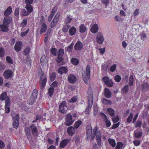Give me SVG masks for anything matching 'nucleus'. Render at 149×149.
Masks as SVG:
<instances>
[{"label":"nucleus","mask_w":149,"mask_h":149,"mask_svg":"<svg viewBox=\"0 0 149 149\" xmlns=\"http://www.w3.org/2000/svg\"><path fill=\"white\" fill-rule=\"evenodd\" d=\"M25 131L27 138L29 139H31V132L33 135L36 136L37 135L38 130L36 125L32 124L29 127H26Z\"/></svg>","instance_id":"1"},{"label":"nucleus","mask_w":149,"mask_h":149,"mask_svg":"<svg viewBox=\"0 0 149 149\" xmlns=\"http://www.w3.org/2000/svg\"><path fill=\"white\" fill-rule=\"evenodd\" d=\"M91 66L87 65L86 69V71L84 74H82V77L86 84L88 83V81L90 78Z\"/></svg>","instance_id":"2"},{"label":"nucleus","mask_w":149,"mask_h":149,"mask_svg":"<svg viewBox=\"0 0 149 149\" xmlns=\"http://www.w3.org/2000/svg\"><path fill=\"white\" fill-rule=\"evenodd\" d=\"M88 108L91 109L92 107L93 102V98L92 93L91 89H89L88 92Z\"/></svg>","instance_id":"3"},{"label":"nucleus","mask_w":149,"mask_h":149,"mask_svg":"<svg viewBox=\"0 0 149 149\" xmlns=\"http://www.w3.org/2000/svg\"><path fill=\"white\" fill-rule=\"evenodd\" d=\"M47 81V77L44 73H42L40 76V88L41 90L45 86Z\"/></svg>","instance_id":"4"},{"label":"nucleus","mask_w":149,"mask_h":149,"mask_svg":"<svg viewBox=\"0 0 149 149\" xmlns=\"http://www.w3.org/2000/svg\"><path fill=\"white\" fill-rule=\"evenodd\" d=\"M38 91L36 89L33 90L31 96L30 98L29 101V104H32L34 103L35 101L37 98Z\"/></svg>","instance_id":"5"},{"label":"nucleus","mask_w":149,"mask_h":149,"mask_svg":"<svg viewBox=\"0 0 149 149\" xmlns=\"http://www.w3.org/2000/svg\"><path fill=\"white\" fill-rule=\"evenodd\" d=\"M104 40V38L101 33L99 32L97 33L96 37V40L98 44H102Z\"/></svg>","instance_id":"6"},{"label":"nucleus","mask_w":149,"mask_h":149,"mask_svg":"<svg viewBox=\"0 0 149 149\" xmlns=\"http://www.w3.org/2000/svg\"><path fill=\"white\" fill-rule=\"evenodd\" d=\"M67 109L65 101H63L60 104L59 106V110L62 113H66Z\"/></svg>","instance_id":"7"},{"label":"nucleus","mask_w":149,"mask_h":149,"mask_svg":"<svg viewBox=\"0 0 149 149\" xmlns=\"http://www.w3.org/2000/svg\"><path fill=\"white\" fill-rule=\"evenodd\" d=\"M65 124L67 126H69L72 124L74 120L72 119V116L70 114H67L65 118Z\"/></svg>","instance_id":"8"},{"label":"nucleus","mask_w":149,"mask_h":149,"mask_svg":"<svg viewBox=\"0 0 149 149\" xmlns=\"http://www.w3.org/2000/svg\"><path fill=\"white\" fill-rule=\"evenodd\" d=\"M102 80L104 82V83L108 87H112L113 85V83L112 80L109 79L108 77L105 76L102 78Z\"/></svg>","instance_id":"9"},{"label":"nucleus","mask_w":149,"mask_h":149,"mask_svg":"<svg viewBox=\"0 0 149 149\" xmlns=\"http://www.w3.org/2000/svg\"><path fill=\"white\" fill-rule=\"evenodd\" d=\"M12 116L13 120V126L14 128L16 129L19 126L18 121L19 119V117L18 115H16L15 117H13V116L12 114Z\"/></svg>","instance_id":"10"},{"label":"nucleus","mask_w":149,"mask_h":149,"mask_svg":"<svg viewBox=\"0 0 149 149\" xmlns=\"http://www.w3.org/2000/svg\"><path fill=\"white\" fill-rule=\"evenodd\" d=\"M59 16L60 14L59 13H57L55 15L51 24L50 26L51 28H53L56 25L58 21Z\"/></svg>","instance_id":"11"},{"label":"nucleus","mask_w":149,"mask_h":149,"mask_svg":"<svg viewBox=\"0 0 149 149\" xmlns=\"http://www.w3.org/2000/svg\"><path fill=\"white\" fill-rule=\"evenodd\" d=\"M25 8L27 10V11L25 9H22L21 12V15L22 16L28 15L33 11V8H32V9H30L29 8Z\"/></svg>","instance_id":"12"},{"label":"nucleus","mask_w":149,"mask_h":149,"mask_svg":"<svg viewBox=\"0 0 149 149\" xmlns=\"http://www.w3.org/2000/svg\"><path fill=\"white\" fill-rule=\"evenodd\" d=\"M12 18L10 17H5L3 21V24L8 26L12 22Z\"/></svg>","instance_id":"13"},{"label":"nucleus","mask_w":149,"mask_h":149,"mask_svg":"<svg viewBox=\"0 0 149 149\" xmlns=\"http://www.w3.org/2000/svg\"><path fill=\"white\" fill-rule=\"evenodd\" d=\"M13 72L10 70H6L3 73V76L6 79H9L11 78L13 76Z\"/></svg>","instance_id":"14"},{"label":"nucleus","mask_w":149,"mask_h":149,"mask_svg":"<svg viewBox=\"0 0 149 149\" xmlns=\"http://www.w3.org/2000/svg\"><path fill=\"white\" fill-rule=\"evenodd\" d=\"M69 82L71 84H74L75 83L77 80L76 77L73 74L69 75L68 77Z\"/></svg>","instance_id":"15"},{"label":"nucleus","mask_w":149,"mask_h":149,"mask_svg":"<svg viewBox=\"0 0 149 149\" xmlns=\"http://www.w3.org/2000/svg\"><path fill=\"white\" fill-rule=\"evenodd\" d=\"M101 115L105 121L106 125L108 127H110L111 123L109 120L108 119L107 116L103 113H101Z\"/></svg>","instance_id":"16"},{"label":"nucleus","mask_w":149,"mask_h":149,"mask_svg":"<svg viewBox=\"0 0 149 149\" xmlns=\"http://www.w3.org/2000/svg\"><path fill=\"white\" fill-rule=\"evenodd\" d=\"M75 128L74 127L71 126L67 129V132L68 134L71 136L73 135L75 133Z\"/></svg>","instance_id":"17"},{"label":"nucleus","mask_w":149,"mask_h":149,"mask_svg":"<svg viewBox=\"0 0 149 149\" xmlns=\"http://www.w3.org/2000/svg\"><path fill=\"white\" fill-rule=\"evenodd\" d=\"M22 43L19 41L17 42L14 46V49L16 51L18 52L20 51L22 48Z\"/></svg>","instance_id":"18"},{"label":"nucleus","mask_w":149,"mask_h":149,"mask_svg":"<svg viewBox=\"0 0 149 149\" xmlns=\"http://www.w3.org/2000/svg\"><path fill=\"white\" fill-rule=\"evenodd\" d=\"M33 0H25V2L26 4L25 8H29L30 9H32L33 8L31 4L32 3Z\"/></svg>","instance_id":"19"},{"label":"nucleus","mask_w":149,"mask_h":149,"mask_svg":"<svg viewBox=\"0 0 149 149\" xmlns=\"http://www.w3.org/2000/svg\"><path fill=\"white\" fill-rule=\"evenodd\" d=\"M0 99L1 101H3L5 99V102L6 100H9V102L10 101V99L9 96L7 95V93L4 92L2 93L0 96Z\"/></svg>","instance_id":"20"},{"label":"nucleus","mask_w":149,"mask_h":149,"mask_svg":"<svg viewBox=\"0 0 149 149\" xmlns=\"http://www.w3.org/2000/svg\"><path fill=\"white\" fill-rule=\"evenodd\" d=\"M10 102H9V100H6L5 102V112L7 113H9L10 111Z\"/></svg>","instance_id":"21"},{"label":"nucleus","mask_w":149,"mask_h":149,"mask_svg":"<svg viewBox=\"0 0 149 149\" xmlns=\"http://www.w3.org/2000/svg\"><path fill=\"white\" fill-rule=\"evenodd\" d=\"M83 47V44L80 41H78L74 46V49L76 50L81 49Z\"/></svg>","instance_id":"22"},{"label":"nucleus","mask_w":149,"mask_h":149,"mask_svg":"<svg viewBox=\"0 0 149 149\" xmlns=\"http://www.w3.org/2000/svg\"><path fill=\"white\" fill-rule=\"evenodd\" d=\"M87 139L90 137L92 132V128L90 125H88L86 127Z\"/></svg>","instance_id":"23"},{"label":"nucleus","mask_w":149,"mask_h":149,"mask_svg":"<svg viewBox=\"0 0 149 149\" xmlns=\"http://www.w3.org/2000/svg\"><path fill=\"white\" fill-rule=\"evenodd\" d=\"M68 71V70L66 68L64 67H62L59 68L58 70L59 73L61 74H62L63 73H66Z\"/></svg>","instance_id":"24"},{"label":"nucleus","mask_w":149,"mask_h":149,"mask_svg":"<svg viewBox=\"0 0 149 149\" xmlns=\"http://www.w3.org/2000/svg\"><path fill=\"white\" fill-rule=\"evenodd\" d=\"M98 30V26L97 24H94L91 29V31L93 33H96Z\"/></svg>","instance_id":"25"},{"label":"nucleus","mask_w":149,"mask_h":149,"mask_svg":"<svg viewBox=\"0 0 149 149\" xmlns=\"http://www.w3.org/2000/svg\"><path fill=\"white\" fill-rule=\"evenodd\" d=\"M8 26L4 25V24H0V28L1 29L0 31L4 32H7L9 30L8 28Z\"/></svg>","instance_id":"26"},{"label":"nucleus","mask_w":149,"mask_h":149,"mask_svg":"<svg viewBox=\"0 0 149 149\" xmlns=\"http://www.w3.org/2000/svg\"><path fill=\"white\" fill-rule=\"evenodd\" d=\"M12 9L11 6H9L6 9L4 13V15L6 16L10 15L12 12Z\"/></svg>","instance_id":"27"},{"label":"nucleus","mask_w":149,"mask_h":149,"mask_svg":"<svg viewBox=\"0 0 149 149\" xmlns=\"http://www.w3.org/2000/svg\"><path fill=\"white\" fill-rule=\"evenodd\" d=\"M104 94L105 97L107 98H109L111 96V92L109 89L107 88H105Z\"/></svg>","instance_id":"28"},{"label":"nucleus","mask_w":149,"mask_h":149,"mask_svg":"<svg viewBox=\"0 0 149 149\" xmlns=\"http://www.w3.org/2000/svg\"><path fill=\"white\" fill-rule=\"evenodd\" d=\"M41 64L42 65H45L46 64V59L44 55L42 56L40 60Z\"/></svg>","instance_id":"29"},{"label":"nucleus","mask_w":149,"mask_h":149,"mask_svg":"<svg viewBox=\"0 0 149 149\" xmlns=\"http://www.w3.org/2000/svg\"><path fill=\"white\" fill-rule=\"evenodd\" d=\"M76 29L74 26L70 28L69 31L70 35V36H73L75 34L76 32Z\"/></svg>","instance_id":"30"},{"label":"nucleus","mask_w":149,"mask_h":149,"mask_svg":"<svg viewBox=\"0 0 149 149\" xmlns=\"http://www.w3.org/2000/svg\"><path fill=\"white\" fill-rule=\"evenodd\" d=\"M59 53L58 54V58L57 59V61L58 62L60 63L62 61L63 58L61 56V53L63 54V51L62 50H59Z\"/></svg>","instance_id":"31"},{"label":"nucleus","mask_w":149,"mask_h":149,"mask_svg":"<svg viewBox=\"0 0 149 149\" xmlns=\"http://www.w3.org/2000/svg\"><path fill=\"white\" fill-rule=\"evenodd\" d=\"M87 30L86 26L83 24H81L79 27V31L81 33L84 32Z\"/></svg>","instance_id":"32"},{"label":"nucleus","mask_w":149,"mask_h":149,"mask_svg":"<svg viewBox=\"0 0 149 149\" xmlns=\"http://www.w3.org/2000/svg\"><path fill=\"white\" fill-rule=\"evenodd\" d=\"M124 148V145L122 142H118L117 143L115 149H123Z\"/></svg>","instance_id":"33"},{"label":"nucleus","mask_w":149,"mask_h":149,"mask_svg":"<svg viewBox=\"0 0 149 149\" xmlns=\"http://www.w3.org/2000/svg\"><path fill=\"white\" fill-rule=\"evenodd\" d=\"M68 142V141L67 139H64L63 140L60 144V147L62 148H64L67 145Z\"/></svg>","instance_id":"34"},{"label":"nucleus","mask_w":149,"mask_h":149,"mask_svg":"<svg viewBox=\"0 0 149 149\" xmlns=\"http://www.w3.org/2000/svg\"><path fill=\"white\" fill-rule=\"evenodd\" d=\"M108 142L113 147H114L116 146V142L115 140L111 139H108Z\"/></svg>","instance_id":"35"},{"label":"nucleus","mask_w":149,"mask_h":149,"mask_svg":"<svg viewBox=\"0 0 149 149\" xmlns=\"http://www.w3.org/2000/svg\"><path fill=\"white\" fill-rule=\"evenodd\" d=\"M134 82V78L132 75H131L130 76L128 82V84L129 86H132Z\"/></svg>","instance_id":"36"},{"label":"nucleus","mask_w":149,"mask_h":149,"mask_svg":"<svg viewBox=\"0 0 149 149\" xmlns=\"http://www.w3.org/2000/svg\"><path fill=\"white\" fill-rule=\"evenodd\" d=\"M47 29V26L45 23H43L42 26L40 31V33L42 34Z\"/></svg>","instance_id":"37"},{"label":"nucleus","mask_w":149,"mask_h":149,"mask_svg":"<svg viewBox=\"0 0 149 149\" xmlns=\"http://www.w3.org/2000/svg\"><path fill=\"white\" fill-rule=\"evenodd\" d=\"M107 110L108 113H109L111 116H113L114 115L115 111L113 110L111 108H109L107 109Z\"/></svg>","instance_id":"38"},{"label":"nucleus","mask_w":149,"mask_h":149,"mask_svg":"<svg viewBox=\"0 0 149 149\" xmlns=\"http://www.w3.org/2000/svg\"><path fill=\"white\" fill-rule=\"evenodd\" d=\"M73 45L74 44L73 42H72L68 47L65 48V50L69 52H70L72 50Z\"/></svg>","instance_id":"39"},{"label":"nucleus","mask_w":149,"mask_h":149,"mask_svg":"<svg viewBox=\"0 0 149 149\" xmlns=\"http://www.w3.org/2000/svg\"><path fill=\"white\" fill-rule=\"evenodd\" d=\"M71 61L72 63L74 65H77L79 63V60L76 58H72Z\"/></svg>","instance_id":"40"},{"label":"nucleus","mask_w":149,"mask_h":149,"mask_svg":"<svg viewBox=\"0 0 149 149\" xmlns=\"http://www.w3.org/2000/svg\"><path fill=\"white\" fill-rule=\"evenodd\" d=\"M82 122L80 120H78L74 124V127L75 129L78 128L81 124Z\"/></svg>","instance_id":"41"},{"label":"nucleus","mask_w":149,"mask_h":149,"mask_svg":"<svg viewBox=\"0 0 149 149\" xmlns=\"http://www.w3.org/2000/svg\"><path fill=\"white\" fill-rule=\"evenodd\" d=\"M142 88L144 90H147L149 89V85L147 83H144L143 84Z\"/></svg>","instance_id":"42"},{"label":"nucleus","mask_w":149,"mask_h":149,"mask_svg":"<svg viewBox=\"0 0 149 149\" xmlns=\"http://www.w3.org/2000/svg\"><path fill=\"white\" fill-rule=\"evenodd\" d=\"M6 60L8 63L12 64L13 63V61L12 59L9 56H7L6 57Z\"/></svg>","instance_id":"43"},{"label":"nucleus","mask_w":149,"mask_h":149,"mask_svg":"<svg viewBox=\"0 0 149 149\" xmlns=\"http://www.w3.org/2000/svg\"><path fill=\"white\" fill-rule=\"evenodd\" d=\"M54 88L53 87L50 88L48 91V93L50 96H52L53 94Z\"/></svg>","instance_id":"44"},{"label":"nucleus","mask_w":149,"mask_h":149,"mask_svg":"<svg viewBox=\"0 0 149 149\" xmlns=\"http://www.w3.org/2000/svg\"><path fill=\"white\" fill-rule=\"evenodd\" d=\"M72 19V18L70 17L69 16H67L65 19V22L66 23H70L71 20Z\"/></svg>","instance_id":"45"},{"label":"nucleus","mask_w":149,"mask_h":149,"mask_svg":"<svg viewBox=\"0 0 149 149\" xmlns=\"http://www.w3.org/2000/svg\"><path fill=\"white\" fill-rule=\"evenodd\" d=\"M114 80L116 82H119L121 80V77L119 75H117L114 77Z\"/></svg>","instance_id":"46"},{"label":"nucleus","mask_w":149,"mask_h":149,"mask_svg":"<svg viewBox=\"0 0 149 149\" xmlns=\"http://www.w3.org/2000/svg\"><path fill=\"white\" fill-rule=\"evenodd\" d=\"M133 117V115L132 113H131L129 117H128L127 120V123H130L132 120V118Z\"/></svg>","instance_id":"47"},{"label":"nucleus","mask_w":149,"mask_h":149,"mask_svg":"<svg viewBox=\"0 0 149 149\" xmlns=\"http://www.w3.org/2000/svg\"><path fill=\"white\" fill-rule=\"evenodd\" d=\"M5 54V52L4 49L2 47L0 48V57H3Z\"/></svg>","instance_id":"48"},{"label":"nucleus","mask_w":149,"mask_h":149,"mask_svg":"<svg viewBox=\"0 0 149 149\" xmlns=\"http://www.w3.org/2000/svg\"><path fill=\"white\" fill-rule=\"evenodd\" d=\"M56 77V74L54 73H53L50 75V78L51 81H54Z\"/></svg>","instance_id":"49"},{"label":"nucleus","mask_w":149,"mask_h":149,"mask_svg":"<svg viewBox=\"0 0 149 149\" xmlns=\"http://www.w3.org/2000/svg\"><path fill=\"white\" fill-rule=\"evenodd\" d=\"M57 9V8L56 7H54L52 10L50 15L52 17H53L55 13L56 12Z\"/></svg>","instance_id":"50"},{"label":"nucleus","mask_w":149,"mask_h":149,"mask_svg":"<svg viewBox=\"0 0 149 149\" xmlns=\"http://www.w3.org/2000/svg\"><path fill=\"white\" fill-rule=\"evenodd\" d=\"M116 65L114 64L111 66L110 68V70L111 72H113L115 71L116 67Z\"/></svg>","instance_id":"51"},{"label":"nucleus","mask_w":149,"mask_h":149,"mask_svg":"<svg viewBox=\"0 0 149 149\" xmlns=\"http://www.w3.org/2000/svg\"><path fill=\"white\" fill-rule=\"evenodd\" d=\"M129 89L128 86L127 85H125L123 88L122 91L124 93H126L128 92Z\"/></svg>","instance_id":"52"},{"label":"nucleus","mask_w":149,"mask_h":149,"mask_svg":"<svg viewBox=\"0 0 149 149\" xmlns=\"http://www.w3.org/2000/svg\"><path fill=\"white\" fill-rule=\"evenodd\" d=\"M142 124V122L141 121L138 120L136 123L135 127H140L141 125Z\"/></svg>","instance_id":"53"},{"label":"nucleus","mask_w":149,"mask_h":149,"mask_svg":"<svg viewBox=\"0 0 149 149\" xmlns=\"http://www.w3.org/2000/svg\"><path fill=\"white\" fill-rule=\"evenodd\" d=\"M29 29H28L26 31L23 32H21L20 34V36L22 37H24L26 36L29 31Z\"/></svg>","instance_id":"54"},{"label":"nucleus","mask_w":149,"mask_h":149,"mask_svg":"<svg viewBox=\"0 0 149 149\" xmlns=\"http://www.w3.org/2000/svg\"><path fill=\"white\" fill-rule=\"evenodd\" d=\"M109 2V0H102V3L104 4L107 7Z\"/></svg>","instance_id":"55"},{"label":"nucleus","mask_w":149,"mask_h":149,"mask_svg":"<svg viewBox=\"0 0 149 149\" xmlns=\"http://www.w3.org/2000/svg\"><path fill=\"white\" fill-rule=\"evenodd\" d=\"M101 134L100 132L98 131L97 132V135L96 137V140H100L101 139Z\"/></svg>","instance_id":"56"},{"label":"nucleus","mask_w":149,"mask_h":149,"mask_svg":"<svg viewBox=\"0 0 149 149\" xmlns=\"http://www.w3.org/2000/svg\"><path fill=\"white\" fill-rule=\"evenodd\" d=\"M94 111L93 113L95 116L97 115V106H94Z\"/></svg>","instance_id":"57"},{"label":"nucleus","mask_w":149,"mask_h":149,"mask_svg":"<svg viewBox=\"0 0 149 149\" xmlns=\"http://www.w3.org/2000/svg\"><path fill=\"white\" fill-rule=\"evenodd\" d=\"M69 27V26H68V25H65L63 28V31L65 32H67Z\"/></svg>","instance_id":"58"},{"label":"nucleus","mask_w":149,"mask_h":149,"mask_svg":"<svg viewBox=\"0 0 149 149\" xmlns=\"http://www.w3.org/2000/svg\"><path fill=\"white\" fill-rule=\"evenodd\" d=\"M30 52V49L29 47H27L24 50V54L27 55L29 54Z\"/></svg>","instance_id":"59"},{"label":"nucleus","mask_w":149,"mask_h":149,"mask_svg":"<svg viewBox=\"0 0 149 149\" xmlns=\"http://www.w3.org/2000/svg\"><path fill=\"white\" fill-rule=\"evenodd\" d=\"M119 120L118 116H117L116 117H114L112 118V120L114 123L117 122Z\"/></svg>","instance_id":"60"},{"label":"nucleus","mask_w":149,"mask_h":149,"mask_svg":"<svg viewBox=\"0 0 149 149\" xmlns=\"http://www.w3.org/2000/svg\"><path fill=\"white\" fill-rule=\"evenodd\" d=\"M27 22V20L26 19H23V21L22 22V26H24L26 24Z\"/></svg>","instance_id":"61"},{"label":"nucleus","mask_w":149,"mask_h":149,"mask_svg":"<svg viewBox=\"0 0 149 149\" xmlns=\"http://www.w3.org/2000/svg\"><path fill=\"white\" fill-rule=\"evenodd\" d=\"M134 145L136 146L139 145L140 144V141H139L135 140L133 142Z\"/></svg>","instance_id":"62"},{"label":"nucleus","mask_w":149,"mask_h":149,"mask_svg":"<svg viewBox=\"0 0 149 149\" xmlns=\"http://www.w3.org/2000/svg\"><path fill=\"white\" fill-rule=\"evenodd\" d=\"M141 132H138L136 133L135 134V135L136 137V138H139L142 135Z\"/></svg>","instance_id":"63"},{"label":"nucleus","mask_w":149,"mask_h":149,"mask_svg":"<svg viewBox=\"0 0 149 149\" xmlns=\"http://www.w3.org/2000/svg\"><path fill=\"white\" fill-rule=\"evenodd\" d=\"M77 100V98L76 97H72L70 100L69 102H76Z\"/></svg>","instance_id":"64"}]
</instances>
